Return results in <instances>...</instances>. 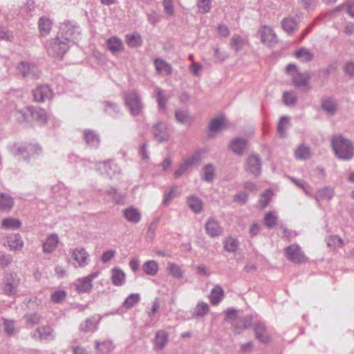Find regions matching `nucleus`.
<instances>
[{
	"instance_id": "55",
	"label": "nucleus",
	"mask_w": 354,
	"mask_h": 354,
	"mask_svg": "<svg viewBox=\"0 0 354 354\" xmlns=\"http://www.w3.org/2000/svg\"><path fill=\"white\" fill-rule=\"evenodd\" d=\"M297 97L292 91H286L283 94V101L286 106H293L296 104Z\"/></svg>"
},
{
	"instance_id": "30",
	"label": "nucleus",
	"mask_w": 354,
	"mask_h": 354,
	"mask_svg": "<svg viewBox=\"0 0 354 354\" xmlns=\"http://www.w3.org/2000/svg\"><path fill=\"white\" fill-rule=\"evenodd\" d=\"M97 169L101 174H106L109 178H112L116 171L117 165L111 161H104L97 165Z\"/></svg>"
},
{
	"instance_id": "31",
	"label": "nucleus",
	"mask_w": 354,
	"mask_h": 354,
	"mask_svg": "<svg viewBox=\"0 0 354 354\" xmlns=\"http://www.w3.org/2000/svg\"><path fill=\"white\" fill-rule=\"evenodd\" d=\"M335 195L333 188L330 187H325L318 189L315 198L318 205H319V201L321 200L330 201Z\"/></svg>"
},
{
	"instance_id": "44",
	"label": "nucleus",
	"mask_w": 354,
	"mask_h": 354,
	"mask_svg": "<svg viewBox=\"0 0 354 354\" xmlns=\"http://www.w3.org/2000/svg\"><path fill=\"white\" fill-rule=\"evenodd\" d=\"M21 225V223L19 219L11 217L5 218L2 221V227L8 230H17Z\"/></svg>"
},
{
	"instance_id": "48",
	"label": "nucleus",
	"mask_w": 354,
	"mask_h": 354,
	"mask_svg": "<svg viewBox=\"0 0 354 354\" xmlns=\"http://www.w3.org/2000/svg\"><path fill=\"white\" fill-rule=\"evenodd\" d=\"M95 347L102 353V354H108L113 349L114 346L111 341H104L102 342L97 341L95 342Z\"/></svg>"
},
{
	"instance_id": "23",
	"label": "nucleus",
	"mask_w": 354,
	"mask_h": 354,
	"mask_svg": "<svg viewBox=\"0 0 354 354\" xmlns=\"http://www.w3.org/2000/svg\"><path fill=\"white\" fill-rule=\"evenodd\" d=\"M169 339V335L165 330H158L156 333L153 340V348L156 351H161L166 346Z\"/></svg>"
},
{
	"instance_id": "52",
	"label": "nucleus",
	"mask_w": 354,
	"mask_h": 354,
	"mask_svg": "<svg viewBox=\"0 0 354 354\" xmlns=\"http://www.w3.org/2000/svg\"><path fill=\"white\" fill-rule=\"evenodd\" d=\"M272 195L273 192L270 189H266L261 194L259 203L262 208L266 207L268 205V203L271 201Z\"/></svg>"
},
{
	"instance_id": "16",
	"label": "nucleus",
	"mask_w": 354,
	"mask_h": 354,
	"mask_svg": "<svg viewBox=\"0 0 354 354\" xmlns=\"http://www.w3.org/2000/svg\"><path fill=\"white\" fill-rule=\"evenodd\" d=\"M83 139L86 144L90 147L97 149L100 145V136L93 130L84 129L82 131Z\"/></svg>"
},
{
	"instance_id": "34",
	"label": "nucleus",
	"mask_w": 354,
	"mask_h": 354,
	"mask_svg": "<svg viewBox=\"0 0 354 354\" xmlns=\"http://www.w3.org/2000/svg\"><path fill=\"white\" fill-rule=\"evenodd\" d=\"M167 270L168 271L169 274L176 279H181L184 275V271L182 270L181 267L174 262H168Z\"/></svg>"
},
{
	"instance_id": "13",
	"label": "nucleus",
	"mask_w": 354,
	"mask_h": 354,
	"mask_svg": "<svg viewBox=\"0 0 354 354\" xmlns=\"http://www.w3.org/2000/svg\"><path fill=\"white\" fill-rule=\"evenodd\" d=\"M154 139L158 142L167 141L169 138L168 129L165 123L158 122L152 127Z\"/></svg>"
},
{
	"instance_id": "2",
	"label": "nucleus",
	"mask_w": 354,
	"mask_h": 354,
	"mask_svg": "<svg viewBox=\"0 0 354 354\" xmlns=\"http://www.w3.org/2000/svg\"><path fill=\"white\" fill-rule=\"evenodd\" d=\"M80 28L77 24L71 21H65L60 25L57 32L59 38L67 41L71 46L76 43L80 37Z\"/></svg>"
},
{
	"instance_id": "58",
	"label": "nucleus",
	"mask_w": 354,
	"mask_h": 354,
	"mask_svg": "<svg viewBox=\"0 0 354 354\" xmlns=\"http://www.w3.org/2000/svg\"><path fill=\"white\" fill-rule=\"evenodd\" d=\"M197 6L200 12L207 13L212 8V0H198Z\"/></svg>"
},
{
	"instance_id": "7",
	"label": "nucleus",
	"mask_w": 354,
	"mask_h": 354,
	"mask_svg": "<svg viewBox=\"0 0 354 354\" xmlns=\"http://www.w3.org/2000/svg\"><path fill=\"white\" fill-rule=\"evenodd\" d=\"M285 256L288 260L295 263H305L308 260L298 244L288 246L285 249Z\"/></svg>"
},
{
	"instance_id": "22",
	"label": "nucleus",
	"mask_w": 354,
	"mask_h": 354,
	"mask_svg": "<svg viewBox=\"0 0 354 354\" xmlns=\"http://www.w3.org/2000/svg\"><path fill=\"white\" fill-rule=\"evenodd\" d=\"M24 241L19 234H12L6 238V244L10 250L17 251L24 247Z\"/></svg>"
},
{
	"instance_id": "4",
	"label": "nucleus",
	"mask_w": 354,
	"mask_h": 354,
	"mask_svg": "<svg viewBox=\"0 0 354 354\" xmlns=\"http://www.w3.org/2000/svg\"><path fill=\"white\" fill-rule=\"evenodd\" d=\"M46 48L50 56L62 57L68 50L70 46L67 41L59 38V36L57 35L55 38L50 39L47 43Z\"/></svg>"
},
{
	"instance_id": "60",
	"label": "nucleus",
	"mask_w": 354,
	"mask_h": 354,
	"mask_svg": "<svg viewBox=\"0 0 354 354\" xmlns=\"http://www.w3.org/2000/svg\"><path fill=\"white\" fill-rule=\"evenodd\" d=\"M66 297V292L64 290H57L51 294L50 299L53 303L58 304L62 302Z\"/></svg>"
},
{
	"instance_id": "38",
	"label": "nucleus",
	"mask_w": 354,
	"mask_h": 354,
	"mask_svg": "<svg viewBox=\"0 0 354 354\" xmlns=\"http://www.w3.org/2000/svg\"><path fill=\"white\" fill-rule=\"evenodd\" d=\"M126 43L131 48H137L142 45V39L138 32L127 34L125 36Z\"/></svg>"
},
{
	"instance_id": "36",
	"label": "nucleus",
	"mask_w": 354,
	"mask_h": 354,
	"mask_svg": "<svg viewBox=\"0 0 354 354\" xmlns=\"http://www.w3.org/2000/svg\"><path fill=\"white\" fill-rule=\"evenodd\" d=\"M224 297L223 289L218 285H216L211 290L209 299L213 305L219 304Z\"/></svg>"
},
{
	"instance_id": "5",
	"label": "nucleus",
	"mask_w": 354,
	"mask_h": 354,
	"mask_svg": "<svg viewBox=\"0 0 354 354\" xmlns=\"http://www.w3.org/2000/svg\"><path fill=\"white\" fill-rule=\"evenodd\" d=\"M124 100L125 104L131 115L136 116L142 113L144 105L142 102L140 95L137 91H132L127 93Z\"/></svg>"
},
{
	"instance_id": "46",
	"label": "nucleus",
	"mask_w": 354,
	"mask_h": 354,
	"mask_svg": "<svg viewBox=\"0 0 354 354\" xmlns=\"http://www.w3.org/2000/svg\"><path fill=\"white\" fill-rule=\"evenodd\" d=\"M295 153L296 158L299 160H306L310 157V148L304 145L298 147Z\"/></svg>"
},
{
	"instance_id": "9",
	"label": "nucleus",
	"mask_w": 354,
	"mask_h": 354,
	"mask_svg": "<svg viewBox=\"0 0 354 354\" xmlns=\"http://www.w3.org/2000/svg\"><path fill=\"white\" fill-rule=\"evenodd\" d=\"M258 34L262 43L271 46L277 44V37L273 29L268 26H262L260 27Z\"/></svg>"
},
{
	"instance_id": "6",
	"label": "nucleus",
	"mask_w": 354,
	"mask_h": 354,
	"mask_svg": "<svg viewBox=\"0 0 354 354\" xmlns=\"http://www.w3.org/2000/svg\"><path fill=\"white\" fill-rule=\"evenodd\" d=\"M20 279L17 273L9 272L4 275L3 279V293L8 296L15 295L19 286Z\"/></svg>"
},
{
	"instance_id": "42",
	"label": "nucleus",
	"mask_w": 354,
	"mask_h": 354,
	"mask_svg": "<svg viewBox=\"0 0 354 354\" xmlns=\"http://www.w3.org/2000/svg\"><path fill=\"white\" fill-rule=\"evenodd\" d=\"M39 29L42 35H48L52 28L51 21L46 17H41L38 22Z\"/></svg>"
},
{
	"instance_id": "57",
	"label": "nucleus",
	"mask_w": 354,
	"mask_h": 354,
	"mask_svg": "<svg viewBox=\"0 0 354 354\" xmlns=\"http://www.w3.org/2000/svg\"><path fill=\"white\" fill-rule=\"evenodd\" d=\"M201 153L198 151L194 152L189 156H187L184 162H186V164L189 167H192L194 165L197 164L201 160Z\"/></svg>"
},
{
	"instance_id": "26",
	"label": "nucleus",
	"mask_w": 354,
	"mask_h": 354,
	"mask_svg": "<svg viewBox=\"0 0 354 354\" xmlns=\"http://www.w3.org/2000/svg\"><path fill=\"white\" fill-rule=\"evenodd\" d=\"M322 109L329 115L335 114L337 110L336 101L331 97H324L322 100Z\"/></svg>"
},
{
	"instance_id": "54",
	"label": "nucleus",
	"mask_w": 354,
	"mask_h": 354,
	"mask_svg": "<svg viewBox=\"0 0 354 354\" xmlns=\"http://www.w3.org/2000/svg\"><path fill=\"white\" fill-rule=\"evenodd\" d=\"M239 246V241L236 239L228 237L224 242V248L227 252H235Z\"/></svg>"
},
{
	"instance_id": "29",
	"label": "nucleus",
	"mask_w": 354,
	"mask_h": 354,
	"mask_svg": "<svg viewBox=\"0 0 354 354\" xmlns=\"http://www.w3.org/2000/svg\"><path fill=\"white\" fill-rule=\"evenodd\" d=\"M282 29L289 35L293 34L297 30L298 23L293 17H288L281 21Z\"/></svg>"
},
{
	"instance_id": "25",
	"label": "nucleus",
	"mask_w": 354,
	"mask_h": 354,
	"mask_svg": "<svg viewBox=\"0 0 354 354\" xmlns=\"http://www.w3.org/2000/svg\"><path fill=\"white\" fill-rule=\"evenodd\" d=\"M292 82L297 87L306 86L310 80V75L308 73H301L296 71L295 73L291 74Z\"/></svg>"
},
{
	"instance_id": "8",
	"label": "nucleus",
	"mask_w": 354,
	"mask_h": 354,
	"mask_svg": "<svg viewBox=\"0 0 354 354\" xmlns=\"http://www.w3.org/2000/svg\"><path fill=\"white\" fill-rule=\"evenodd\" d=\"M99 272H94L84 277L75 280L74 286L79 292H89L93 288V280L99 276Z\"/></svg>"
},
{
	"instance_id": "12",
	"label": "nucleus",
	"mask_w": 354,
	"mask_h": 354,
	"mask_svg": "<svg viewBox=\"0 0 354 354\" xmlns=\"http://www.w3.org/2000/svg\"><path fill=\"white\" fill-rule=\"evenodd\" d=\"M17 69L25 77L37 78L40 75L36 66L26 62H20Z\"/></svg>"
},
{
	"instance_id": "49",
	"label": "nucleus",
	"mask_w": 354,
	"mask_h": 354,
	"mask_svg": "<svg viewBox=\"0 0 354 354\" xmlns=\"http://www.w3.org/2000/svg\"><path fill=\"white\" fill-rule=\"evenodd\" d=\"M278 217L274 212H268L264 216V225L271 229L276 225Z\"/></svg>"
},
{
	"instance_id": "11",
	"label": "nucleus",
	"mask_w": 354,
	"mask_h": 354,
	"mask_svg": "<svg viewBox=\"0 0 354 354\" xmlns=\"http://www.w3.org/2000/svg\"><path fill=\"white\" fill-rule=\"evenodd\" d=\"M246 170L254 175L259 176L261 172V160L259 156L252 154L246 159Z\"/></svg>"
},
{
	"instance_id": "40",
	"label": "nucleus",
	"mask_w": 354,
	"mask_h": 354,
	"mask_svg": "<svg viewBox=\"0 0 354 354\" xmlns=\"http://www.w3.org/2000/svg\"><path fill=\"white\" fill-rule=\"evenodd\" d=\"M188 207L194 212L200 213L203 208L202 201L196 196H191L187 198Z\"/></svg>"
},
{
	"instance_id": "51",
	"label": "nucleus",
	"mask_w": 354,
	"mask_h": 354,
	"mask_svg": "<svg viewBox=\"0 0 354 354\" xmlns=\"http://www.w3.org/2000/svg\"><path fill=\"white\" fill-rule=\"evenodd\" d=\"M224 122L225 120L223 117L213 119L209 123V131L214 133L219 131L223 127Z\"/></svg>"
},
{
	"instance_id": "61",
	"label": "nucleus",
	"mask_w": 354,
	"mask_h": 354,
	"mask_svg": "<svg viewBox=\"0 0 354 354\" xmlns=\"http://www.w3.org/2000/svg\"><path fill=\"white\" fill-rule=\"evenodd\" d=\"M80 329L84 332H88L97 330V326L92 319H86V321L80 326Z\"/></svg>"
},
{
	"instance_id": "28",
	"label": "nucleus",
	"mask_w": 354,
	"mask_h": 354,
	"mask_svg": "<svg viewBox=\"0 0 354 354\" xmlns=\"http://www.w3.org/2000/svg\"><path fill=\"white\" fill-rule=\"evenodd\" d=\"M111 281L115 286H122L126 281V274L120 268H113L111 271Z\"/></svg>"
},
{
	"instance_id": "21",
	"label": "nucleus",
	"mask_w": 354,
	"mask_h": 354,
	"mask_svg": "<svg viewBox=\"0 0 354 354\" xmlns=\"http://www.w3.org/2000/svg\"><path fill=\"white\" fill-rule=\"evenodd\" d=\"M106 46L113 54L120 53L124 49L122 41L117 36H113L107 39L106 41Z\"/></svg>"
},
{
	"instance_id": "62",
	"label": "nucleus",
	"mask_w": 354,
	"mask_h": 354,
	"mask_svg": "<svg viewBox=\"0 0 354 354\" xmlns=\"http://www.w3.org/2000/svg\"><path fill=\"white\" fill-rule=\"evenodd\" d=\"M24 319L28 324L35 325L41 322V317L37 313H29L24 316Z\"/></svg>"
},
{
	"instance_id": "45",
	"label": "nucleus",
	"mask_w": 354,
	"mask_h": 354,
	"mask_svg": "<svg viewBox=\"0 0 354 354\" xmlns=\"http://www.w3.org/2000/svg\"><path fill=\"white\" fill-rule=\"evenodd\" d=\"M295 56L301 61L307 62L313 59L314 55L310 50L301 48L295 53Z\"/></svg>"
},
{
	"instance_id": "27",
	"label": "nucleus",
	"mask_w": 354,
	"mask_h": 354,
	"mask_svg": "<svg viewBox=\"0 0 354 354\" xmlns=\"http://www.w3.org/2000/svg\"><path fill=\"white\" fill-rule=\"evenodd\" d=\"M252 317L247 315L235 321L233 324L234 332L240 334L244 329L248 328L252 324Z\"/></svg>"
},
{
	"instance_id": "59",
	"label": "nucleus",
	"mask_w": 354,
	"mask_h": 354,
	"mask_svg": "<svg viewBox=\"0 0 354 354\" xmlns=\"http://www.w3.org/2000/svg\"><path fill=\"white\" fill-rule=\"evenodd\" d=\"M175 116L177 121L181 124H188L190 121V117L188 113L185 111H176Z\"/></svg>"
},
{
	"instance_id": "47",
	"label": "nucleus",
	"mask_w": 354,
	"mask_h": 354,
	"mask_svg": "<svg viewBox=\"0 0 354 354\" xmlns=\"http://www.w3.org/2000/svg\"><path fill=\"white\" fill-rule=\"evenodd\" d=\"M230 44L232 48L238 52L244 46L245 41L240 35H234L231 38Z\"/></svg>"
},
{
	"instance_id": "32",
	"label": "nucleus",
	"mask_w": 354,
	"mask_h": 354,
	"mask_svg": "<svg viewBox=\"0 0 354 354\" xmlns=\"http://www.w3.org/2000/svg\"><path fill=\"white\" fill-rule=\"evenodd\" d=\"M155 96L158 103V109L160 111L166 110V106L168 97L165 91L160 87L156 86L154 90Z\"/></svg>"
},
{
	"instance_id": "18",
	"label": "nucleus",
	"mask_w": 354,
	"mask_h": 354,
	"mask_svg": "<svg viewBox=\"0 0 354 354\" xmlns=\"http://www.w3.org/2000/svg\"><path fill=\"white\" fill-rule=\"evenodd\" d=\"M33 97L37 102H44L46 100L50 99L52 97V91L47 85L38 86L33 91Z\"/></svg>"
},
{
	"instance_id": "10",
	"label": "nucleus",
	"mask_w": 354,
	"mask_h": 354,
	"mask_svg": "<svg viewBox=\"0 0 354 354\" xmlns=\"http://www.w3.org/2000/svg\"><path fill=\"white\" fill-rule=\"evenodd\" d=\"M72 258L75 261V267L83 268L89 263V254L83 248H77L71 250Z\"/></svg>"
},
{
	"instance_id": "53",
	"label": "nucleus",
	"mask_w": 354,
	"mask_h": 354,
	"mask_svg": "<svg viewBox=\"0 0 354 354\" xmlns=\"http://www.w3.org/2000/svg\"><path fill=\"white\" fill-rule=\"evenodd\" d=\"M140 299L139 294L131 293L124 301L123 306L126 308H130L137 304L140 301Z\"/></svg>"
},
{
	"instance_id": "15",
	"label": "nucleus",
	"mask_w": 354,
	"mask_h": 354,
	"mask_svg": "<svg viewBox=\"0 0 354 354\" xmlns=\"http://www.w3.org/2000/svg\"><path fill=\"white\" fill-rule=\"evenodd\" d=\"M27 111L30 113L32 118L39 124H44L46 123L48 115L46 111L39 106H28Z\"/></svg>"
},
{
	"instance_id": "35",
	"label": "nucleus",
	"mask_w": 354,
	"mask_h": 354,
	"mask_svg": "<svg viewBox=\"0 0 354 354\" xmlns=\"http://www.w3.org/2000/svg\"><path fill=\"white\" fill-rule=\"evenodd\" d=\"M209 311V305L203 301H198L194 308L192 316L196 318H201L207 315Z\"/></svg>"
},
{
	"instance_id": "37",
	"label": "nucleus",
	"mask_w": 354,
	"mask_h": 354,
	"mask_svg": "<svg viewBox=\"0 0 354 354\" xmlns=\"http://www.w3.org/2000/svg\"><path fill=\"white\" fill-rule=\"evenodd\" d=\"M158 263L154 260H148L142 265L143 272L149 276H155L158 273Z\"/></svg>"
},
{
	"instance_id": "56",
	"label": "nucleus",
	"mask_w": 354,
	"mask_h": 354,
	"mask_svg": "<svg viewBox=\"0 0 354 354\" xmlns=\"http://www.w3.org/2000/svg\"><path fill=\"white\" fill-rule=\"evenodd\" d=\"M104 112L109 114V115L115 117L120 113V108L117 104L114 103L106 102Z\"/></svg>"
},
{
	"instance_id": "39",
	"label": "nucleus",
	"mask_w": 354,
	"mask_h": 354,
	"mask_svg": "<svg viewBox=\"0 0 354 354\" xmlns=\"http://www.w3.org/2000/svg\"><path fill=\"white\" fill-rule=\"evenodd\" d=\"M154 65L158 73L170 75L172 73L171 65L162 59H156Z\"/></svg>"
},
{
	"instance_id": "14",
	"label": "nucleus",
	"mask_w": 354,
	"mask_h": 354,
	"mask_svg": "<svg viewBox=\"0 0 354 354\" xmlns=\"http://www.w3.org/2000/svg\"><path fill=\"white\" fill-rule=\"evenodd\" d=\"M205 231L210 237L216 238L220 236L223 230L218 221L209 218L205 223Z\"/></svg>"
},
{
	"instance_id": "3",
	"label": "nucleus",
	"mask_w": 354,
	"mask_h": 354,
	"mask_svg": "<svg viewBox=\"0 0 354 354\" xmlns=\"http://www.w3.org/2000/svg\"><path fill=\"white\" fill-rule=\"evenodd\" d=\"M11 153L15 156H21L27 160L35 155H39L41 152V148L37 144L15 143L10 147Z\"/></svg>"
},
{
	"instance_id": "17",
	"label": "nucleus",
	"mask_w": 354,
	"mask_h": 354,
	"mask_svg": "<svg viewBox=\"0 0 354 354\" xmlns=\"http://www.w3.org/2000/svg\"><path fill=\"white\" fill-rule=\"evenodd\" d=\"M32 336L33 338L40 340H53L55 338L53 329L49 326L37 328Z\"/></svg>"
},
{
	"instance_id": "41",
	"label": "nucleus",
	"mask_w": 354,
	"mask_h": 354,
	"mask_svg": "<svg viewBox=\"0 0 354 354\" xmlns=\"http://www.w3.org/2000/svg\"><path fill=\"white\" fill-rule=\"evenodd\" d=\"M215 176V168L212 164H207L203 168L201 178L206 182H212Z\"/></svg>"
},
{
	"instance_id": "33",
	"label": "nucleus",
	"mask_w": 354,
	"mask_h": 354,
	"mask_svg": "<svg viewBox=\"0 0 354 354\" xmlns=\"http://www.w3.org/2000/svg\"><path fill=\"white\" fill-rule=\"evenodd\" d=\"M246 147V140L243 138H236L230 143V148L237 155L243 154Z\"/></svg>"
},
{
	"instance_id": "43",
	"label": "nucleus",
	"mask_w": 354,
	"mask_h": 354,
	"mask_svg": "<svg viewBox=\"0 0 354 354\" xmlns=\"http://www.w3.org/2000/svg\"><path fill=\"white\" fill-rule=\"evenodd\" d=\"M13 205V199L9 195L0 194V210H9Z\"/></svg>"
},
{
	"instance_id": "24",
	"label": "nucleus",
	"mask_w": 354,
	"mask_h": 354,
	"mask_svg": "<svg viewBox=\"0 0 354 354\" xmlns=\"http://www.w3.org/2000/svg\"><path fill=\"white\" fill-rule=\"evenodd\" d=\"M123 216L125 219L131 223H138L141 220V213L140 211L133 207H128L123 210Z\"/></svg>"
},
{
	"instance_id": "64",
	"label": "nucleus",
	"mask_w": 354,
	"mask_h": 354,
	"mask_svg": "<svg viewBox=\"0 0 354 354\" xmlns=\"http://www.w3.org/2000/svg\"><path fill=\"white\" fill-rule=\"evenodd\" d=\"M35 9V2L34 0H26V2L21 6V13L28 14Z\"/></svg>"
},
{
	"instance_id": "19",
	"label": "nucleus",
	"mask_w": 354,
	"mask_h": 354,
	"mask_svg": "<svg viewBox=\"0 0 354 354\" xmlns=\"http://www.w3.org/2000/svg\"><path fill=\"white\" fill-rule=\"evenodd\" d=\"M254 331L256 338L262 343L266 344L270 341V335L263 323H257L254 326Z\"/></svg>"
},
{
	"instance_id": "50",
	"label": "nucleus",
	"mask_w": 354,
	"mask_h": 354,
	"mask_svg": "<svg viewBox=\"0 0 354 354\" xmlns=\"http://www.w3.org/2000/svg\"><path fill=\"white\" fill-rule=\"evenodd\" d=\"M289 123V118L283 116L280 118L277 124V131L281 138L286 136V129Z\"/></svg>"
},
{
	"instance_id": "20",
	"label": "nucleus",
	"mask_w": 354,
	"mask_h": 354,
	"mask_svg": "<svg viewBox=\"0 0 354 354\" xmlns=\"http://www.w3.org/2000/svg\"><path fill=\"white\" fill-rule=\"evenodd\" d=\"M59 239L56 234L49 235L42 244V250L46 254H50L55 250Z\"/></svg>"
},
{
	"instance_id": "1",
	"label": "nucleus",
	"mask_w": 354,
	"mask_h": 354,
	"mask_svg": "<svg viewBox=\"0 0 354 354\" xmlns=\"http://www.w3.org/2000/svg\"><path fill=\"white\" fill-rule=\"evenodd\" d=\"M332 147L335 155L342 160H350L354 156V145L342 136L332 139Z\"/></svg>"
},
{
	"instance_id": "63",
	"label": "nucleus",
	"mask_w": 354,
	"mask_h": 354,
	"mask_svg": "<svg viewBox=\"0 0 354 354\" xmlns=\"http://www.w3.org/2000/svg\"><path fill=\"white\" fill-rule=\"evenodd\" d=\"M178 187L174 186V187L171 188V189L169 190V192L165 193L164 194V198H163V201H162V204L164 205H167L170 203V201L175 196L176 194L178 192Z\"/></svg>"
}]
</instances>
